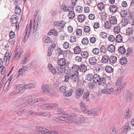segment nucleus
I'll use <instances>...</instances> for the list:
<instances>
[{"label": "nucleus", "instance_id": "nucleus-25", "mask_svg": "<svg viewBox=\"0 0 134 134\" xmlns=\"http://www.w3.org/2000/svg\"><path fill=\"white\" fill-rule=\"evenodd\" d=\"M110 23L115 25L117 23V20L116 17L114 16H112L109 19Z\"/></svg>", "mask_w": 134, "mask_h": 134}, {"label": "nucleus", "instance_id": "nucleus-47", "mask_svg": "<svg viewBox=\"0 0 134 134\" xmlns=\"http://www.w3.org/2000/svg\"><path fill=\"white\" fill-rule=\"evenodd\" d=\"M93 79V76L90 74H88L86 77V80L88 81H91Z\"/></svg>", "mask_w": 134, "mask_h": 134}, {"label": "nucleus", "instance_id": "nucleus-40", "mask_svg": "<svg viewBox=\"0 0 134 134\" xmlns=\"http://www.w3.org/2000/svg\"><path fill=\"white\" fill-rule=\"evenodd\" d=\"M122 36L120 34H119L116 37V41L118 42H121L122 41Z\"/></svg>", "mask_w": 134, "mask_h": 134}, {"label": "nucleus", "instance_id": "nucleus-34", "mask_svg": "<svg viewBox=\"0 0 134 134\" xmlns=\"http://www.w3.org/2000/svg\"><path fill=\"white\" fill-rule=\"evenodd\" d=\"M64 110L61 108H58L57 109V114H62V116H61V117L63 116V115H65V116H66V115H68L66 114H65V113H64ZM59 117H60V116L59 117H58L57 118V119L58 120L57 118H58Z\"/></svg>", "mask_w": 134, "mask_h": 134}, {"label": "nucleus", "instance_id": "nucleus-8", "mask_svg": "<svg viewBox=\"0 0 134 134\" xmlns=\"http://www.w3.org/2000/svg\"><path fill=\"white\" fill-rule=\"evenodd\" d=\"M131 129L130 126L128 125V124H127L122 128L121 133L122 134H126Z\"/></svg>", "mask_w": 134, "mask_h": 134}, {"label": "nucleus", "instance_id": "nucleus-35", "mask_svg": "<svg viewBox=\"0 0 134 134\" xmlns=\"http://www.w3.org/2000/svg\"><path fill=\"white\" fill-rule=\"evenodd\" d=\"M120 62L122 65H125L127 62V60L126 58L125 57H123L121 58L120 60Z\"/></svg>", "mask_w": 134, "mask_h": 134}, {"label": "nucleus", "instance_id": "nucleus-1", "mask_svg": "<svg viewBox=\"0 0 134 134\" xmlns=\"http://www.w3.org/2000/svg\"><path fill=\"white\" fill-rule=\"evenodd\" d=\"M58 120L60 121H65L69 123H76L77 124H80L82 122V121L80 120L76 119L75 118H73V116L71 115H63L62 116L59 117L57 118Z\"/></svg>", "mask_w": 134, "mask_h": 134}, {"label": "nucleus", "instance_id": "nucleus-43", "mask_svg": "<svg viewBox=\"0 0 134 134\" xmlns=\"http://www.w3.org/2000/svg\"><path fill=\"white\" fill-rule=\"evenodd\" d=\"M75 14L74 12L72 11H70L69 12L68 14V17L71 19H73L75 16Z\"/></svg>", "mask_w": 134, "mask_h": 134}, {"label": "nucleus", "instance_id": "nucleus-51", "mask_svg": "<svg viewBox=\"0 0 134 134\" xmlns=\"http://www.w3.org/2000/svg\"><path fill=\"white\" fill-rule=\"evenodd\" d=\"M97 7L99 10H102L104 9V4L103 3H100L98 4Z\"/></svg>", "mask_w": 134, "mask_h": 134}, {"label": "nucleus", "instance_id": "nucleus-26", "mask_svg": "<svg viewBox=\"0 0 134 134\" xmlns=\"http://www.w3.org/2000/svg\"><path fill=\"white\" fill-rule=\"evenodd\" d=\"M24 69V72L30 70L32 67V63H30L29 64L26 66H23Z\"/></svg>", "mask_w": 134, "mask_h": 134}, {"label": "nucleus", "instance_id": "nucleus-21", "mask_svg": "<svg viewBox=\"0 0 134 134\" xmlns=\"http://www.w3.org/2000/svg\"><path fill=\"white\" fill-rule=\"evenodd\" d=\"M17 16L16 15H13L11 16L10 19V22L12 24H16L17 22Z\"/></svg>", "mask_w": 134, "mask_h": 134}, {"label": "nucleus", "instance_id": "nucleus-13", "mask_svg": "<svg viewBox=\"0 0 134 134\" xmlns=\"http://www.w3.org/2000/svg\"><path fill=\"white\" fill-rule=\"evenodd\" d=\"M121 79L122 78L120 77L118 80L116 85V86L120 85L121 86L124 88L126 84L125 82H123L122 81Z\"/></svg>", "mask_w": 134, "mask_h": 134}, {"label": "nucleus", "instance_id": "nucleus-3", "mask_svg": "<svg viewBox=\"0 0 134 134\" xmlns=\"http://www.w3.org/2000/svg\"><path fill=\"white\" fill-rule=\"evenodd\" d=\"M41 89L43 92L50 94L53 92V90L47 84L41 86Z\"/></svg>", "mask_w": 134, "mask_h": 134}, {"label": "nucleus", "instance_id": "nucleus-33", "mask_svg": "<svg viewBox=\"0 0 134 134\" xmlns=\"http://www.w3.org/2000/svg\"><path fill=\"white\" fill-rule=\"evenodd\" d=\"M58 34L57 32L54 29L51 30L48 33V35H53L54 36H57Z\"/></svg>", "mask_w": 134, "mask_h": 134}, {"label": "nucleus", "instance_id": "nucleus-53", "mask_svg": "<svg viewBox=\"0 0 134 134\" xmlns=\"http://www.w3.org/2000/svg\"><path fill=\"white\" fill-rule=\"evenodd\" d=\"M114 31L116 34H118L120 31V28L119 26H115L114 29Z\"/></svg>", "mask_w": 134, "mask_h": 134}, {"label": "nucleus", "instance_id": "nucleus-19", "mask_svg": "<svg viewBox=\"0 0 134 134\" xmlns=\"http://www.w3.org/2000/svg\"><path fill=\"white\" fill-rule=\"evenodd\" d=\"M101 76L97 74H95L93 76V80L95 82H98Z\"/></svg>", "mask_w": 134, "mask_h": 134}, {"label": "nucleus", "instance_id": "nucleus-64", "mask_svg": "<svg viewBox=\"0 0 134 134\" xmlns=\"http://www.w3.org/2000/svg\"><path fill=\"white\" fill-rule=\"evenodd\" d=\"M49 130L43 128L42 133V134H49Z\"/></svg>", "mask_w": 134, "mask_h": 134}, {"label": "nucleus", "instance_id": "nucleus-60", "mask_svg": "<svg viewBox=\"0 0 134 134\" xmlns=\"http://www.w3.org/2000/svg\"><path fill=\"white\" fill-rule=\"evenodd\" d=\"M108 40L110 42H113L115 40V37L113 35H110L108 37Z\"/></svg>", "mask_w": 134, "mask_h": 134}, {"label": "nucleus", "instance_id": "nucleus-30", "mask_svg": "<svg viewBox=\"0 0 134 134\" xmlns=\"http://www.w3.org/2000/svg\"><path fill=\"white\" fill-rule=\"evenodd\" d=\"M73 91L72 89H70L67 91H65L64 93V96L66 97L71 96Z\"/></svg>", "mask_w": 134, "mask_h": 134}, {"label": "nucleus", "instance_id": "nucleus-59", "mask_svg": "<svg viewBox=\"0 0 134 134\" xmlns=\"http://www.w3.org/2000/svg\"><path fill=\"white\" fill-rule=\"evenodd\" d=\"M87 113L89 114H90L92 115L93 116H96V112L93 111V110L92 109H90L89 110H88L87 111Z\"/></svg>", "mask_w": 134, "mask_h": 134}, {"label": "nucleus", "instance_id": "nucleus-55", "mask_svg": "<svg viewBox=\"0 0 134 134\" xmlns=\"http://www.w3.org/2000/svg\"><path fill=\"white\" fill-rule=\"evenodd\" d=\"M104 27L107 29H109L111 27V25L109 24V22L107 21L104 23Z\"/></svg>", "mask_w": 134, "mask_h": 134}, {"label": "nucleus", "instance_id": "nucleus-49", "mask_svg": "<svg viewBox=\"0 0 134 134\" xmlns=\"http://www.w3.org/2000/svg\"><path fill=\"white\" fill-rule=\"evenodd\" d=\"M121 14L122 17H127V10H122L121 11Z\"/></svg>", "mask_w": 134, "mask_h": 134}, {"label": "nucleus", "instance_id": "nucleus-32", "mask_svg": "<svg viewBox=\"0 0 134 134\" xmlns=\"http://www.w3.org/2000/svg\"><path fill=\"white\" fill-rule=\"evenodd\" d=\"M109 58L108 56L104 55L102 57L101 62L103 63H106L109 61Z\"/></svg>", "mask_w": 134, "mask_h": 134}, {"label": "nucleus", "instance_id": "nucleus-2", "mask_svg": "<svg viewBox=\"0 0 134 134\" xmlns=\"http://www.w3.org/2000/svg\"><path fill=\"white\" fill-rule=\"evenodd\" d=\"M66 23L64 21L60 20L55 21L53 23L54 26H57V28L60 31L62 30L64 27Z\"/></svg>", "mask_w": 134, "mask_h": 134}, {"label": "nucleus", "instance_id": "nucleus-39", "mask_svg": "<svg viewBox=\"0 0 134 134\" xmlns=\"http://www.w3.org/2000/svg\"><path fill=\"white\" fill-rule=\"evenodd\" d=\"M118 52L121 54L124 53L126 52V50L125 47L123 46L119 47L118 49Z\"/></svg>", "mask_w": 134, "mask_h": 134}, {"label": "nucleus", "instance_id": "nucleus-7", "mask_svg": "<svg viewBox=\"0 0 134 134\" xmlns=\"http://www.w3.org/2000/svg\"><path fill=\"white\" fill-rule=\"evenodd\" d=\"M124 95L125 99L128 102L131 101V99L133 97V95L131 92L127 91L125 92Z\"/></svg>", "mask_w": 134, "mask_h": 134}, {"label": "nucleus", "instance_id": "nucleus-62", "mask_svg": "<svg viewBox=\"0 0 134 134\" xmlns=\"http://www.w3.org/2000/svg\"><path fill=\"white\" fill-rule=\"evenodd\" d=\"M29 59L27 58L26 57H25L24 60L21 62L20 64H25L28 63L29 62Z\"/></svg>", "mask_w": 134, "mask_h": 134}, {"label": "nucleus", "instance_id": "nucleus-63", "mask_svg": "<svg viewBox=\"0 0 134 134\" xmlns=\"http://www.w3.org/2000/svg\"><path fill=\"white\" fill-rule=\"evenodd\" d=\"M90 28L89 26H85L84 31L85 32L88 33L90 32Z\"/></svg>", "mask_w": 134, "mask_h": 134}, {"label": "nucleus", "instance_id": "nucleus-4", "mask_svg": "<svg viewBox=\"0 0 134 134\" xmlns=\"http://www.w3.org/2000/svg\"><path fill=\"white\" fill-rule=\"evenodd\" d=\"M110 80V77H104L102 76L101 79H100L98 82L99 85L101 86H104L108 84Z\"/></svg>", "mask_w": 134, "mask_h": 134}, {"label": "nucleus", "instance_id": "nucleus-44", "mask_svg": "<svg viewBox=\"0 0 134 134\" xmlns=\"http://www.w3.org/2000/svg\"><path fill=\"white\" fill-rule=\"evenodd\" d=\"M26 89H30L34 88L35 87V84L31 83L24 85Z\"/></svg>", "mask_w": 134, "mask_h": 134}, {"label": "nucleus", "instance_id": "nucleus-16", "mask_svg": "<svg viewBox=\"0 0 134 134\" xmlns=\"http://www.w3.org/2000/svg\"><path fill=\"white\" fill-rule=\"evenodd\" d=\"M48 70L51 71L52 74H56L55 70V68L51 64H49L48 65Z\"/></svg>", "mask_w": 134, "mask_h": 134}, {"label": "nucleus", "instance_id": "nucleus-36", "mask_svg": "<svg viewBox=\"0 0 134 134\" xmlns=\"http://www.w3.org/2000/svg\"><path fill=\"white\" fill-rule=\"evenodd\" d=\"M85 19V17L82 14L79 15L77 19L79 22L82 23L84 21Z\"/></svg>", "mask_w": 134, "mask_h": 134}, {"label": "nucleus", "instance_id": "nucleus-5", "mask_svg": "<svg viewBox=\"0 0 134 134\" xmlns=\"http://www.w3.org/2000/svg\"><path fill=\"white\" fill-rule=\"evenodd\" d=\"M31 20H30V25L27 24L26 29V33L24 36V42H25L29 37L30 34V31H31L32 29V25L31 22Z\"/></svg>", "mask_w": 134, "mask_h": 134}, {"label": "nucleus", "instance_id": "nucleus-29", "mask_svg": "<svg viewBox=\"0 0 134 134\" xmlns=\"http://www.w3.org/2000/svg\"><path fill=\"white\" fill-rule=\"evenodd\" d=\"M129 21V20L127 18H124L121 21V25L123 26H126L128 24Z\"/></svg>", "mask_w": 134, "mask_h": 134}, {"label": "nucleus", "instance_id": "nucleus-23", "mask_svg": "<svg viewBox=\"0 0 134 134\" xmlns=\"http://www.w3.org/2000/svg\"><path fill=\"white\" fill-rule=\"evenodd\" d=\"M44 42L45 43H50L53 42V40L51 38L46 36L43 38Z\"/></svg>", "mask_w": 134, "mask_h": 134}, {"label": "nucleus", "instance_id": "nucleus-61", "mask_svg": "<svg viewBox=\"0 0 134 134\" xmlns=\"http://www.w3.org/2000/svg\"><path fill=\"white\" fill-rule=\"evenodd\" d=\"M133 30L131 28H129L126 30V33L128 35H130L132 34L133 33Z\"/></svg>", "mask_w": 134, "mask_h": 134}, {"label": "nucleus", "instance_id": "nucleus-10", "mask_svg": "<svg viewBox=\"0 0 134 134\" xmlns=\"http://www.w3.org/2000/svg\"><path fill=\"white\" fill-rule=\"evenodd\" d=\"M113 89L112 88H106L102 91L101 92L103 94H110L113 93Z\"/></svg>", "mask_w": 134, "mask_h": 134}, {"label": "nucleus", "instance_id": "nucleus-52", "mask_svg": "<svg viewBox=\"0 0 134 134\" xmlns=\"http://www.w3.org/2000/svg\"><path fill=\"white\" fill-rule=\"evenodd\" d=\"M23 71L24 72V69L23 66H22L20 69L18 71V75L17 76V77H18L19 75H21L22 76L23 75Z\"/></svg>", "mask_w": 134, "mask_h": 134}, {"label": "nucleus", "instance_id": "nucleus-14", "mask_svg": "<svg viewBox=\"0 0 134 134\" xmlns=\"http://www.w3.org/2000/svg\"><path fill=\"white\" fill-rule=\"evenodd\" d=\"M84 92V89L82 88H79L77 90L76 97L77 98H79L83 94Z\"/></svg>", "mask_w": 134, "mask_h": 134}, {"label": "nucleus", "instance_id": "nucleus-20", "mask_svg": "<svg viewBox=\"0 0 134 134\" xmlns=\"http://www.w3.org/2000/svg\"><path fill=\"white\" fill-rule=\"evenodd\" d=\"M109 9L110 12L115 13L117 11L118 8L115 5H111L109 7Z\"/></svg>", "mask_w": 134, "mask_h": 134}, {"label": "nucleus", "instance_id": "nucleus-48", "mask_svg": "<svg viewBox=\"0 0 134 134\" xmlns=\"http://www.w3.org/2000/svg\"><path fill=\"white\" fill-rule=\"evenodd\" d=\"M58 104L56 103L49 104V109L55 108L58 107Z\"/></svg>", "mask_w": 134, "mask_h": 134}, {"label": "nucleus", "instance_id": "nucleus-17", "mask_svg": "<svg viewBox=\"0 0 134 134\" xmlns=\"http://www.w3.org/2000/svg\"><path fill=\"white\" fill-rule=\"evenodd\" d=\"M64 81L65 82H71V74H67L65 76Z\"/></svg>", "mask_w": 134, "mask_h": 134}, {"label": "nucleus", "instance_id": "nucleus-46", "mask_svg": "<svg viewBox=\"0 0 134 134\" xmlns=\"http://www.w3.org/2000/svg\"><path fill=\"white\" fill-rule=\"evenodd\" d=\"M14 11L15 14H19L21 11V10L20 6L18 5L16 6L15 7Z\"/></svg>", "mask_w": 134, "mask_h": 134}, {"label": "nucleus", "instance_id": "nucleus-56", "mask_svg": "<svg viewBox=\"0 0 134 134\" xmlns=\"http://www.w3.org/2000/svg\"><path fill=\"white\" fill-rule=\"evenodd\" d=\"M100 52L104 53L107 51V48L106 46L104 45H102L100 48Z\"/></svg>", "mask_w": 134, "mask_h": 134}, {"label": "nucleus", "instance_id": "nucleus-24", "mask_svg": "<svg viewBox=\"0 0 134 134\" xmlns=\"http://www.w3.org/2000/svg\"><path fill=\"white\" fill-rule=\"evenodd\" d=\"M87 66L84 64H81L79 66V70L82 72H85L87 70Z\"/></svg>", "mask_w": 134, "mask_h": 134}, {"label": "nucleus", "instance_id": "nucleus-50", "mask_svg": "<svg viewBox=\"0 0 134 134\" xmlns=\"http://www.w3.org/2000/svg\"><path fill=\"white\" fill-rule=\"evenodd\" d=\"M90 94L89 92H87L83 94V98L84 99H86L87 100L89 99V96Z\"/></svg>", "mask_w": 134, "mask_h": 134}, {"label": "nucleus", "instance_id": "nucleus-11", "mask_svg": "<svg viewBox=\"0 0 134 134\" xmlns=\"http://www.w3.org/2000/svg\"><path fill=\"white\" fill-rule=\"evenodd\" d=\"M79 79L78 74H71V82H77Z\"/></svg>", "mask_w": 134, "mask_h": 134}, {"label": "nucleus", "instance_id": "nucleus-9", "mask_svg": "<svg viewBox=\"0 0 134 134\" xmlns=\"http://www.w3.org/2000/svg\"><path fill=\"white\" fill-rule=\"evenodd\" d=\"M38 108H34V110H31L27 112L28 114L30 115H37L39 114L38 113Z\"/></svg>", "mask_w": 134, "mask_h": 134}, {"label": "nucleus", "instance_id": "nucleus-37", "mask_svg": "<svg viewBox=\"0 0 134 134\" xmlns=\"http://www.w3.org/2000/svg\"><path fill=\"white\" fill-rule=\"evenodd\" d=\"M81 55L83 58L87 59L89 56L88 53L87 51H82L81 52Z\"/></svg>", "mask_w": 134, "mask_h": 134}, {"label": "nucleus", "instance_id": "nucleus-31", "mask_svg": "<svg viewBox=\"0 0 134 134\" xmlns=\"http://www.w3.org/2000/svg\"><path fill=\"white\" fill-rule=\"evenodd\" d=\"M108 51L109 52L112 53L115 50V47L113 44H110L109 45L107 48Z\"/></svg>", "mask_w": 134, "mask_h": 134}, {"label": "nucleus", "instance_id": "nucleus-54", "mask_svg": "<svg viewBox=\"0 0 134 134\" xmlns=\"http://www.w3.org/2000/svg\"><path fill=\"white\" fill-rule=\"evenodd\" d=\"M82 44L86 45L88 44V40L87 37L83 38L81 42Z\"/></svg>", "mask_w": 134, "mask_h": 134}, {"label": "nucleus", "instance_id": "nucleus-6", "mask_svg": "<svg viewBox=\"0 0 134 134\" xmlns=\"http://www.w3.org/2000/svg\"><path fill=\"white\" fill-rule=\"evenodd\" d=\"M58 65L60 66H63L66 65H69L70 64L69 62H66V60L63 58H61L59 59L58 61Z\"/></svg>", "mask_w": 134, "mask_h": 134}, {"label": "nucleus", "instance_id": "nucleus-42", "mask_svg": "<svg viewBox=\"0 0 134 134\" xmlns=\"http://www.w3.org/2000/svg\"><path fill=\"white\" fill-rule=\"evenodd\" d=\"M106 72L109 73H111L113 71V69L110 66H107L105 68Z\"/></svg>", "mask_w": 134, "mask_h": 134}, {"label": "nucleus", "instance_id": "nucleus-58", "mask_svg": "<svg viewBox=\"0 0 134 134\" xmlns=\"http://www.w3.org/2000/svg\"><path fill=\"white\" fill-rule=\"evenodd\" d=\"M10 84V82H7L5 85L3 91L4 92H6L7 91V88L8 87Z\"/></svg>", "mask_w": 134, "mask_h": 134}, {"label": "nucleus", "instance_id": "nucleus-41", "mask_svg": "<svg viewBox=\"0 0 134 134\" xmlns=\"http://www.w3.org/2000/svg\"><path fill=\"white\" fill-rule=\"evenodd\" d=\"M74 50L75 54H78L81 52V49L79 46H77L74 48Z\"/></svg>", "mask_w": 134, "mask_h": 134}, {"label": "nucleus", "instance_id": "nucleus-22", "mask_svg": "<svg viewBox=\"0 0 134 134\" xmlns=\"http://www.w3.org/2000/svg\"><path fill=\"white\" fill-rule=\"evenodd\" d=\"M127 18L128 19L130 20V19H132L134 18V12L132 11L131 10L129 11L128 14H127Z\"/></svg>", "mask_w": 134, "mask_h": 134}, {"label": "nucleus", "instance_id": "nucleus-28", "mask_svg": "<svg viewBox=\"0 0 134 134\" xmlns=\"http://www.w3.org/2000/svg\"><path fill=\"white\" fill-rule=\"evenodd\" d=\"M39 25L37 22L36 23L35 21H34L33 24V29L35 32L36 31L38 30L39 29Z\"/></svg>", "mask_w": 134, "mask_h": 134}, {"label": "nucleus", "instance_id": "nucleus-18", "mask_svg": "<svg viewBox=\"0 0 134 134\" xmlns=\"http://www.w3.org/2000/svg\"><path fill=\"white\" fill-rule=\"evenodd\" d=\"M64 72L66 74H71L72 70L71 68L69 67V65H66L64 68Z\"/></svg>", "mask_w": 134, "mask_h": 134}, {"label": "nucleus", "instance_id": "nucleus-38", "mask_svg": "<svg viewBox=\"0 0 134 134\" xmlns=\"http://www.w3.org/2000/svg\"><path fill=\"white\" fill-rule=\"evenodd\" d=\"M79 66L76 64L73 65L71 68L72 71L74 72H77L79 70Z\"/></svg>", "mask_w": 134, "mask_h": 134}, {"label": "nucleus", "instance_id": "nucleus-57", "mask_svg": "<svg viewBox=\"0 0 134 134\" xmlns=\"http://www.w3.org/2000/svg\"><path fill=\"white\" fill-rule=\"evenodd\" d=\"M93 54L96 55H98L99 53V50L97 48H95L92 51Z\"/></svg>", "mask_w": 134, "mask_h": 134}, {"label": "nucleus", "instance_id": "nucleus-45", "mask_svg": "<svg viewBox=\"0 0 134 134\" xmlns=\"http://www.w3.org/2000/svg\"><path fill=\"white\" fill-rule=\"evenodd\" d=\"M24 86L25 85H24L16 91L17 92V93L21 94L23 93L26 89L25 87Z\"/></svg>", "mask_w": 134, "mask_h": 134}, {"label": "nucleus", "instance_id": "nucleus-15", "mask_svg": "<svg viewBox=\"0 0 134 134\" xmlns=\"http://www.w3.org/2000/svg\"><path fill=\"white\" fill-rule=\"evenodd\" d=\"M117 60V58L114 55L110 56L109 59V63L111 64H114L116 63Z\"/></svg>", "mask_w": 134, "mask_h": 134}, {"label": "nucleus", "instance_id": "nucleus-27", "mask_svg": "<svg viewBox=\"0 0 134 134\" xmlns=\"http://www.w3.org/2000/svg\"><path fill=\"white\" fill-rule=\"evenodd\" d=\"M48 100V99L45 98H39L35 99L34 102L35 103H40L42 102L46 101Z\"/></svg>", "mask_w": 134, "mask_h": 134}, {"label": "nucleus", "instance_id": "nucleus-12", "mask_svg": "<svg viewBox=\"0 0 134 134\" xmlns=\"http://www.w3.org/2000/svg\"><path fill=\"white\" fill-rule=\"evenodd\" d=\"M89 64L92 66L95 65L97 63V60L95 57H92L89 59Z\"/></svg>", "mask_w": 134, "mask_h": 134}]
</instances>
